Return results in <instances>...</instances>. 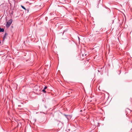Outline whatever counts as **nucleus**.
Returning a JSON list of instances; mask_svg holds the SVG:
<instances>
[{
  "label": "nucleus",
  "mask_w": 132,
  "mask_h": 132,
  "mask_svg": "<svg viewBox=\"0 0 132 132\" xmlns=\"http://www.w3.org/2000/svg\"><path fill=\"white\" fill-rule=\"evenodd\" d=\"M13 21V20L12 19H10L6 23V26L7 27H9L11 23H12Z\"/></svg>",
  "instance_id": "1"
},
{
  "label": "nucleus",
  "mask_w": 132,
  "mask_h": 132,
  "mask_svg": "<svg viewBox=\"0 0 132 132\" xmlns=\"http://www.w3.org/2000/svg\"><path fill=\"white\" fill-rule=\"evenodd\" d=\"M8 35V34L6 32L5 33L4 35V36L3 39V40H4V39L6 37V36L7 35Z\"/></svg>",
  "instance_id": "2"
},
{
  "label": "nucleus",
  "mask_w": 132,
  "mask_h": 132,
  "mask_svg": "<svg viewBox=\"0 0 132 132\" xmlns=\"http://www.w3.org/2000/svg\"><path fill=\"white\" fill-rule=\"evenodd\" d=\"M4 31V29L3 28H0V32H3Z\"/></svg>",
  "instance_id": "3"
},
{
  "label": "nucleus",
  "mask_w": 132,
  "mask_h": 132,
  "mask_svg": "<svg viewBox=\"0 0 132 132\" xmlns=\"http://www.w3.org/2000/svg\"><path fill=\"white\" fill-rule=\"evenodd\" d=\"M21 7H22V8H23V9H24L25 10H26V9H25V8L24 6H23L22 5H21Z\"/></svg>",
  "instance_id": "4"
},
{
  "label": "nucleus",
  "mask_w": 132,
  "mask_h": 132,
  "mask_svg": "<svg viewBox=\"0 0 132 132\" xmlns=\"http://www.w3.org/2000/svg\"><path fill=\"white\" fill-rule=\"evenodd\" d=\"M42 92H44L45 93L46 92V91H45V89H43L42 90Z\"/></svg>",
  "instance_id": "5"
},
{
  "label": "nucleus",
  "mask_w": 132,
  "mask_h": 132,
  "mask_svg": "<svg viewBox=\"0 0 132 132\" xmlns=\"http://www.w3.org/2000/svg\"><path fill=\"white\" fill-rule=\"evenodd\" d=\"M47 88V87L46 86H45L44 89H45Z\"/></svg>",
  "instance_id": "6"
},
{
  "label": "nucleus",
  "mask_w": 132,
  "mask_h": 132,
  "mask_svg": "<svg viewBox=\"0 0 132 132\" xmlns=\"http://www.w3.org/2000/svg\"><path fill=\"white\" fill-rule=\"evenodd\" d=\"M64 115L66 116V118L68 119V118L67 117V116L66 115H65V114H64Z\"/></svg>",
  "instance_id": "7"
},
{
  "label": "nucleus",
  "mask_w": 132,
  "mask_h": 132,
  "mask_svg": "<svg viewBox=\"0 0 132 132\" xmlns=\"http://www.w3.org/2000/svg\"><path fill=\"white\" fill-rule=\"evenodd\" d=\"M130 132H132V129L130 130Z\"/></svg>",
  "instance_id": "8"
},
{
  "label": "nucleus",
  "mask_w": 132,
  "mask_h": 132,
  "mask_svg": "<svg viewBox=\"0 0 132 132\" xmlns=\"http://www.w3.org/2000/svg\"><path fill=\"white\" fill-rule=\"evenodd\" d=\"M82 56H84V54H82Z\"/></svg>",
  "instance_id": "9"
},
{
  "label": "nucleus",
  "mask_w": 132,
  "mask_h": 132,
  "mask_svg": "<svg viewBox=\"0 0 132 132\" xmlns=\"http://www.w3.org/2000/svg\"><path fill=\"white\" fill-rule=\"evenodd\" d=\"M78 38H79V37H78Z\"/></svg>",
  "instance_id": "10"
},
{
  "label": "nucleus",
  "mask_w": 132,
  "mask_h": 132,
  "mask_svg": "<svg viewBox=\"0 0 132 132\" xmlns=\"http://www.w3.org/2000/svg\"><path fill=\"white\" fill-rule=\"evenodd\" d=\"M85 56H86V54H85Z\"/></svg>",
  "instance_id": "11"
},
{
  "label": "nucleus",
  "mask_w": 132,
  "mask_h": 132,
  "mask_svg": "<svg viewBox=\"0 0 132 132\" xmlns=\"http://www.w3.org/2000/svg\"><path fill=\"white\" fill-rule=\"evenodd\" d=\"M1 42H0V44H1Z\"/></svg>",
  "instance_id": "12"
}]
</instances>
